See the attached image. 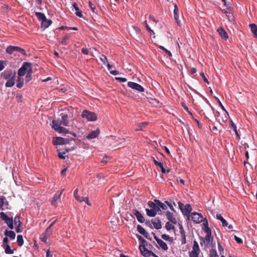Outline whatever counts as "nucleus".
<instances>
[{
    "mask_svg": "<svg viewBox=\"0 0 257 257\" xmlns=\"http://www.w3.org/2000/svg\"><path fill=\"white\" fill-rule=\"evenodd\" d=\"M60 119L53 120L52 121V127L57 132L62 134H68L70 133L68 130L61 126L62 125L65 126H69V119L68 116L67 114L61 113Z\"/></svg>",
    "mask_w": 257,
    "mask_h": 257,
    "instance_id": "1",
    "label": "nucleus"
},
{
    "mask_svg": "<svg viewBox=\"0 0 257 257\" xmlns=\"http://www.w3.org/2000/svg\"><path fill=\"white\" fill-rule=\"evenodd\" d=\"M0 217L1 219L4 220L5 221V223H6L8 227L11 229H14V220L13 219V217H9L5 212H1L0 213Z\"/></svg>",
    "mask_w": 257,
    "mask_h": 257,
    "instance_id": "2",
    "label": "nucleus"
},
{
    "mask_svg": "<svg viewBox=\"0 0 257 257\" xmlns=\"http://www.w3.org/2000/svg\"><path fill=\"white\" fill-rule=\"evenodd\" d=\"M30 68H32L31 63L28 62H24L22 67L18 70V74L19 76H24L29 72Z\"/></svg>",
    "mask_w": 257,
    "mask_h": 257,
    "instance_id": "3",
    "label": "nucleus"
},
{
    "mask_svg": "<svg viewBox=\"0 0 257 257\" xmlns=\"http://www.w3.org/2000/svg\"><path fill=\"white\" fill-rule=\"evenodd\" d=\"M178 206L183 214L189 217L190 214L192 211L191 205L189 204L184 205L181 202H179Z\"/></svg>",
    "mask_w": 257,
    "mask_h": 257,
    "instance_id": "4",
    "label": "nucleus"
},
{
    "mask_svg": "<svg viewBox=\"0 0 257 257\" xmlns=\"http://www.w3.org/2000/svg\"><path fill=\"white\" fill-rule=\"evenodd\" d=\"M81 116L85 118L88 121H95L97 119L96 114L93 112L87 110H84L82 111Z\"/></svg>",
    "mask_w": 257,
    "mask_h": 257,
    "instance_id": "5",
    "label": "nucleus"
},
{
    "mask_svg": "<svg viewBox=\"0 0 257 257\" xmlns=\"http://www.w3.org/2000/svg\"><path fill=\"white\" fill-rule=\"evenodd\" d=\"M200 252L199 245L196 241H194L192 250L189 252L190 257H198Z\"/></svg>",
    "mask_w": 257,
    "mask_h": 257,
    "instance_id": "6",
    "label": "nucleus"
},
{
    "mask_svg": "<svg viewBox=\"0 0 257 257\" xmlns=\"http://www.w3.org/2000/svg\"><path fill=\"white\" fill-rule=\"evenodd\" d=\"M16 72H13L12 70L6 69L2 73V77L5 79H9L16 77Z\"/></svg>",
    "mask_w": 257,
    "mask_h": 257,
    "instance_id": "7",
    "label": "nucleus"
},
{
    "mask_svg": "<svg viewBox=\"0 0 257 257\" xmlns=\"http://www.w3.org/2000/svg\"><path fill=\"white\" fill-rule=\"evenodd\" d=\"M127 85L131 88L140 92H142L145 90L143 86L135 82L130 81L127 83Z\"/></svg>",
    "mask_w": 257,
    "mask_h": 257,
    "instance_id": "8",
    "label": "nucleus"
},
{
    "mask_svg": "<svg viewBox=\"0 0 257 257\" xmlns=\"http://www.w3.org/2000/svg\"><path fill=\"white\" fill-rule=\"evenodd\" d=\"M64 190V189H62L60 192H58L57 193L55 194V195L53 197L52 201H51V203H52V205L56 207L57 205L58 202H61L60 196L62 195Z\"/></svg>",
    "mask_w": 257,
    "mask_h": 257,
    "instance_id": "9",
    "label": "nucleus"
},
{
    "mask_svg": "<svg viewBox=\"0 0 257 257\" xmlns=\"http://www.w3.org/2000/svg\"><path fill=\"white\" fill-rule=\"evenodd\" d=\"M9 202L4 196L0 197V209L2 210H6L10 209Z\"/></svg>",
    "mask_w": 257,
    "mask_h": 257,
    "instance_id": "10",
    "label": "nucleus"
},
{
    "mask_svg": "<svg viewBox=\"0 0 257 257\" xmlns=\"http://www.w3.org/2000/svg\"><path fill=\"white\" fill-rule=\"evenodd\" d=\"M69 140L67 139L61 137H57L53 140V144L55 146L62 145L68 143Z\"/></svg>",
    "mask_w": 257,
    "mask_h": 257,
    "instance_id": "11",
    "label": "nucleus"
},
{
    "mask_svg": "<svg viewBox=\"0 0 257 257\" xmlns=\"http://www.w3.org/2000/svg\"><path fill=\"white\" fill-rule=\"evenodd\" d=\"M191 217L192 220L197 223L201 222L203 219L202 214L197 212H193L191 214Z\"/></svg>",
    "mask_w": 257,
    "mask_h": 257,
    "instance_id": "12",
    "label": "nucleus"
},
{
    "mask_svg": "<svg viewBox=\"0 0 257 257\" xmlns=\"http://www.w3.org/2000/svg\"><path fill=\"white\" fill-rule=\"evenodd\" d=\"M14 223H15L16 225V230L17 233H20L22 232V228H21L22 223L21 222L20 220V217L18 215H17L14 218Z\"/></svg>",
    "mask_w": 257,
    "mask_h": 257,
    "instance_id": "13",
    "label": "nucleus"
},
{
    "mask_svg": "<svg viewBox=\"0 0 257 257\" xmlns=\"http://www.w3.org/2000/svg\"><path fill=\"white\" fill-rule=\"evenodd\" d=\"M148 204L150 208L154 210L156 213L158 212L159 214L161 213L162 211L159 208L158 205L155 201H149Z\"/></svg>",
    "mask_w": 257,
    "mask_h": 257,
    "instance_id": "14",
    "label": "nucleus"
},
{
    "mask_svg": "<svg viewBox=\"0 0 257 257\" xmlns=\"http://www.w3.org/2000/svg\"><path fill=\"white\" fill-rule=\"evenodd\" d=\"M133 213L134 214V215L136 216L139 222L141 223H143L145 221V218L138 210L136 209H134L133 210Z\"/></svg>",
    "mask_w": 257,
    "mask_h": 257,
    "instance_id": "15",
    "label": "nucleus"
},
{
    "mask_svg": "<svg viewBox=\"0 0 257 257\" xmlns=\"http://www.w3.org/2000/svg\"><path fill=\"white\" fill-rule=\"evenodd\" d=\"M139 248L143 256L148 257L151 255V252H152V251L146 248V246L140 245Z\"/></svg>",
    "mask_w": 257,
    "mask_h": 257,
    "instance_id": "16",
    "label": "nucleus"
},
{
    "mask_svg": "<svg viewBox=\"0 0 257 257\" xmlns=\"http://www.w3.org/2000/svg\"><path fill=\"white\" fill-rule=\"evenodd\" d=\"M155 239L157 242L159 246L164 250H167L168 248V246L166 242L163 241L162 239L158 238L157 236H155Z\"/></svg>",
    "mask_w": 257,
    "mask_h": 257,
    "instance_id": "17",
    "label": "nucleus"
},
{
    "mask_svg": "<svg viewBox=\"0 0 257 257\" xmlns=\"http://www.w3.org/2000/svg\"><path fill=\"white\" fill-rule=\"evenodd\" d=\"M152 222L153 224L154 228H155L156 229H159L161 228V222L159 218H155V219H153L152 220Z\"/></svg>",
    "mask_w": 257,
    "mask_h": 257,
    "instance_id": "18",
    "label": "nucleus"
},
{
    "mask_svg": "<svg viewBox=\"0 0 257 257\" xmlns=\"http://www.w3.org/2000/svg\"><path fill=\"white\" fill-rule=\"evenodd\" d=\"M99 134H100L99 130L97 129L96 130L93 131L92 132H91L90 134H89L86 136V138L89 140L94 139V138H96L97 137H98V135H99Z\"/></svg>",
    "mask_w": 257,
    "mask_h": 257,
    "instance_id": "19",
    "label": "nucleus"
},
{
    "mask_svg": "<svg viewBox=\"0 0 257 257\" xmlns=\"http://www.w3.org/2000/svg\"><path fill=\"white\" fill-rule=\"evenodd\" d=\"M152 158L153 162H154V164H155V165L157 166L160 168L162 173L165 174L166 172V171L165 169L164 168L163 164L161 162H158L157 160H156V159L154 157H152ZM169 171H170V170L169 169L167 171V172H169Z\"/></svg>",
    "mask_w": 257,
    "mask_h": 257,
    "instance_id": "20",
    "label": "nucleus"
},
{
    "mask_svg": "<svg viewBox=\"0 0 257 257\" xmlns=\"http://www.w3.org/2000/svg\"><path fill=\"white\" fill-rule=\"evenodd\" d=\"M217 32L222 39L224 40L228 39V35L226 32L222 28L219 27L217 29Z\"/></svg>",
    "mask_w": 257,
    "mask_h": 257,
    "instance_id": "21",
    "label": "nucleus"
},
{
    "mask_svg": "<svg viewBox=\"0 0 257 257\" xmlns=\"http://www.w3.org/2000/svg\"><path fill=\"white\" fill-rule=\"evenodd\" d=\"M72 7L76 11V12L75 13V15L79 18H82L83 15L82 14L81 11H80L79 8L78 7L77 4L76 3H73L72 4Z\"/></svg>",
    "mask_w": 257,
    "mask_h": 257,
    "instance_id": "22",
    "label": "nucleus"
},
{
    "mask_svg": "<svg viewBox=\"0 0 257 257\" xmlns=\"http://www.w3.org/2000/svg\"><path fill=\"white\" fill-rule=\"evenodd\" d=\"M205 232L207 233L205 236V240L207 243H209L213 238L211 237V231L209 228H207V229H205Z\"/></svg>",
    "mask_w": 257,
    "mask_h": 257,
    "instance_id": "23",
    "label": "nucleus"
},
{
    "mask_svg": "<svg viewBox=\"0 0 257 257\" xmlns=\"http://www.w3.org/2000/svg\"><path fill=\"white\" fill-rule=\"evenodd\" d=\"M166 216L167 219L172 223L176 224L177 223L176 218L173 216V215L171 212L168 211L166 213Z\"/></svg>",
    "mask_w": 257,
    "mask_h": 257,
    "instance_id": "24",
    "label": "nucleus"
},
{
    "mask_svg": "<svg viewBox=\"0 0 257 257\" xmlns=\"http://www.w3.org/2000/svg\"><path fill=\"white\" fill-rule=\"evenodd\" d=\"M5 235L7 237H9L11 239H14L16 237V233L14 231L6 230L5 232Z\"/></svg>",
    "mask_w": 257,
    "mask_h": 257,
    "instance_id": "25",
    "label": "nucleus"
},
{
    "mask_svg": "<svg viewBox=\"0 0 257 257\" xmlns=\"http://www.w3.org/2000/svg\"><path fill=\"white\" fill-rule=\"evenodd\" d=\"M178 8L176 5H175L174 10V18L177 22L178 25H180V21H179V15L178 14Z\"/></svg>",
    "mask_w": 257,
    "mask_h": 257,
    "instance_id": "26",
    "label": "nucleus"
},
{
    "mask_svg": "<svg viewBox=\"0 0 257 257\" xmlns=\"http://www.w3.org/2000/svg\"><path fill=\"white\" fill-rule=\"evenodd\" d=\"M52 24V21L50 20H48L47 18L41 22V27L44 29L47 28Z\"/></svg>",
    "mask_w": 257,
    "mask_h": 257,
    "instance_id": "27",
    "label": "nucleus"
},
{
    "mask_svg": "<svg viewBox=\"0 0 257 257\" xmlns=\"http://www.w3.org/2000/svg\"><path fill=\"white\" fill-rule=\"evenodd\" d=\"M216 218L221 222L222 225L223 226H227L228 225L227 221L220 214L218 213L216 214Z\"/></svg>",
    "mask_w": 257,
    "mask_h": 257,
    "instance_id": "28",
    "label": "nucleus"
},
{
    "mask_svg": "<svg viewBox=\"0 0 257 257\" xmlns=\"http://www.w3.org/2000/svg\"><path fill=\"white\" fill-rule=\"evenodd\" d=\"M154 201L156 202L157 204L158 205L159 209L162 208L163 210H166L167 209V206L165 204L161 202L160 200L155 199Z\"/></svg>",
    "mask_w": 257,
    "mask_h": 257,
    "instance_id": "29",
    "label": "nucleus"
},
{
    "mask_svg": "<svg viewBox=\"0 0 257 257\" xmlns=\"http://www.w3.org/2000/svg\"><path fill=\"white\" fill-rule=\"evenodd\" d=\"M15 77H12L9 79L6 83V86L8 87H11L15 84Z\"/></svg>",
    "mask_w": 257,
    "mask_h": 257,
    "instance_id": "30",
    "label": "nucleus"
},
{
    "mask_svg": "<svg viewBox=\"0 0 257 257\" xmlns=\"http://www.w3.org/2000/svg\"><path fill=\"white\" fill-rule=\"evenodd\" d=\"M35 15L36 16L38 19L41 21V22L44 21V20L46 18L45 15L43 13L40 12H36Z\"/></svg>",
    "mask_w": 257,
    "mask_h": 257,
    "instance_id": "31",
    "label": "nucleus"
},
{
    "mask_svg": "<svg viewBox=\"0 0 257 257\" xmlns=\"http://www.w3.org/2000/svg\"><path fill=\"white\" fill-rule=\"evenodd\" d=\"M251 32L255 37H257V26L255 24H251L249 25Z\"/></svg>",
    "mask_w": 257,
    "mask_h": 257,
    "instance_id": "32",
    "label": "nucleus"
},
{
    "mask_svg": "<svg viewBox=\"0 0 257 257\" xmlns=\"http://www.w3.org/2000/svg\"><path fill=\"white\" fill-rule=\"evenodd\" d=\"M3 247L5 249V251L6 253H7V254H13L14 253V250L11 249L9 244L4 245Z\"/></svg>",
    "mask_w": 257,
    "mask_h": 257,
    "instance_id": "33",
    "label": "nucleus"
},
{
    "mask_svg": "<svg viewBox=\"0 0 257 257\" xmlns=\"http://www.w3.org/2000/svg\"><path fill=\"white\" fill-rule=\"evenodd\" d=\"M23 77V76H19L17 79V86L19 88H22L24 84V78Z\"/></svg>",
    "mask_w": 257,
    "mask_h": 257,
    "instance_id": "34",
    "label": "nucleus"
},
{
    "mask_svg": "<svg viewBox=\"0 0 257 257\" xmlns=\"http://www.w3.org/2000/svg\"><path fill=\"white\" fill-rule=\"evenodd\" d=\"M146 211L147 215H148L149 216H150V217H155L156 216V215L157 214V213L155 211H154V210H153L152 208H151V209L146 208Z\"/></svg>",
    "mask_w": 257,
    "mask_h": 257,
    "instance_id": "35",
    "label": "nucleus"
},
{
    "mask_svg": "<svg viewBox=\"0 0 257 257\" xmlns=\"http://www.w3.org/2000/svg\"><path fill=\"white\" fill-rule=\"evenodd\" d=\"M148 125V122H143L142 123H139L138 125V128H136V131H142L144 127H145Z\"/></svg>",
    "mask_w": 257,
    "mask_h": 257,
    "instance_id": "36",
    "label": "nucleus"
},
{
    "mask_svg": "<svg viewBox=\"0 0 257 257\" xmlns=\"http://www.w3.org/2000/svg\"><path fill=\"white\" fill-rule=\"evenodd\" d=\"M136 236L138 240L141 242L142 244L141 245L146 246L147 245V242L142 236L138 234H137Z\"/></svg>",
    "mask_w": 257,
    "mask_h": 257,
    "instance_id": "37",
    "label": "nucleus"
},
{
    "mask_svg": "<svg viewBox=\"0 0 257 257\" xmlns=\"http://www.w3.org/2000/svg\"><path fill=\"white\" fill-rule=\"evenodd\" d=\"M17 242L19 246H22L23 245L24 240L23 238V236L22 235H18L17 236Z\"/></svg>",
    "mask_w": 257,
    "mask_h": 257,
    "instance_id": "38",
    "label": "nucleus"
},
{
    "mask_svg": "<svg viewBox=\"0 0 257 257\" xmlns=\"http://www.w3.org/2000/svg\"><path fill=\"white\" fill-rule=\"evenodd\" d=\"M68 151H69V149H67L66 150V152H61L60 151V150H57L58 157L61 159H65V155L66 154V152H68Z\"/></svg>",
    "mask_w": 257,
    "mask_h": 257,
    "instance_id": "39",
    "label": "nucleus"
},
{
    "mask_svg": "<svg viewBox=\"0 0 257 257\" xmlns=\"http://www.w3.org/2000/svg\"><path fill=\"white\" fill-rule=\"evenodd\" d=\"M161 237L165 240L169 241L170 242H172L173 241V238L172 237H170L169 235L164 234L161 235Z\"/></svg>",
    "mask_w": 257,
    "mask_h": 257,
    "instance_id": "40",
    "label": "nucleus"
},
{
    "mask_svg": "<svg viewBox=\"0 0 257 257\" xmlns=\"http://www.w3.org/2000/svg\"><path fill=\"white\" fill-rule=\"evenodd\" d=\"M137 228L138 232L143 235L146 232L145 229L140 225H138Z\"/></svg>",
    "mask_w": 257,
    "mask_h": 257,
    "instance_id": "41",
    "label": "nucleus"
},
{
    "mask_svg": "<svg viewBox=\"0 0 257 257\" xmlns=\"http://www.w3.org/2000/svg\"><path fill=\"white\" fill-rule=\"evenodd\" d=\"M14 49V46H9L6 49V52L9 54H12L15 51Z\"/></svg>",
    "mask_w": 257,
    "mask_h": 257,
    "instance_id": "42",
    "label": "nucleus"
},
{
    "mask_svg": "<svg viewBox=\"0 0 257 257\" xmlns=\"http://www.w3.org/2000/svg\"><path fill=\"white\" fill-rule=\"evenodd\" d=\"M69 39V36L67 35H65L61 41L60 42L61 44L63 45H66L67 44V41Z\"/></svg>",
    "mask_w": 257,
    "mask_h": 257,
    "instance_id": "43",
    "label": "nucleus"
},
{
    "mask_svg": "<svg viewBox=\"0 0 257 257\" xmlns=\"http://www.w3.org/2000/svg\"><path fill=\"white\" fill-rule=\"evenodd\" d=\"M32 73H33L32 68H30L29 72L26 74V81L28 82L31 79V75Z\"/></svg>",
    "mask_w": 257,
    "mask_h": 257,
    "instance_id": "44",
    "label": "nucleus"
},
{
    "mask_svg": "<svg viewBox=\"0 0 257 257\" xmlns=\"http://www.w3.org/2000/svg\"><path fill=\"white\" fill-rule=\"evenodd\" d=\"M14 50H15V51L19 52L20 53H21V54H22L24 55H26L25 50L24 49L21 48V47H19L18 46H15Z\"/></svg>",
    "mask_w": 257,
    "mask_h": 257,
    "instance_id": "45",
    "label": "nucleus"
},
{
    "mask_svg": "<svg viewBox=\"0 0 257 257\" xmlns=\"http://www.w3.org/2000/svg\"><path fill=\"white\" fill-rule=\"evenodd\" d=\"M52 232H53V231H52V228H51L50 227L48 226L46 228V229L45 231L44 232V233L45 234H46V235L49 236L51 235H52Z\"/></svg>",
    "mask_w": 257,
    "mask_h": 257,
    "instance_id": "46",
    "label": "nucleus"
},
{
    "mask_svg": "<svg viewBox=\"0 0 257 257\" xmlns=\"http://www.w3.org/2000/svg\"><path fill=\"white\" fill-rule=\"evenodd\" d=\"M144 25L145 26L146 28V29L147 30V31L151 34H154L155 33L154 32V31L151 29V28L149 27V26L148 25V23H147V21L146 20L145 22H144Z\"/></svg>",
    "mask_w": 257,
    "mask_h": 257,
    "instance_id": "47",
    "label": "nucleus"
},
{
    "mask_svg": "<svg viewBox=\"0 0 257 257\" xmlns=\"http://www.w3.org/2000/svg\"><path fill=\"white\" fill-rule=\"evenodd\" d=\"M210 257H219L216 249H212L210 250Z\"/></svg>",
    "mask_w": 257,
    "mask_h": 257,
    "instance_id": "48",
    "label": "nucleus"
},
{
    "mask_svg": "<svg viewBox=\"0 0 257 257\" xmlns=\"http://www.w3.org/2000/svg\"><path fill=\"white\" fill-rule=\"evenodd\" d=\"M165 228L167 230H170L171 229H174V226L169 222H167L166 223Z\"/></svg>",
    "mask_w": 257,
    "mask_h": 257,
    "instance_id": "49",
    "label": "nucleus"
},
{
    "mask_svg": "<svg viewBox=\"0 0 257 257\" xmlns=\"http://www.w3.org/2000/svg\"><path fill=\"white\" fill-rule=\"evenodd\" d=\"M159 48L160 49L164 51L165 52H166L170 57L172 56V53H171V52L166 49L165 47H164L162 46H160Z\"/></svg>",
    "mask_w": 257,
    "mask_h": 257,
    "instance_id": "50",
    "label": "nucleus"
},
{
    "mask_svg": "<svg viewBox=\"0 0 257 257\" xmlns=\"http://www.w3.org/2000/svg\"><path fill=\"white\" fill-rule=\"evenodd\" d=\"M214 98L216 100L217 103H218V104L220 106V107L222 108V109L226 112L224 107L222 105V103L221 102V101H220L219 98L218 97H216V96H215Z\"/></svg>",
    "mask_w": 257,
    "mask_h": 257,
    "instance_id": "51",
    "label": "nucleus"
},
{
    "mask_svg": "<svg viewBox=\"0 0 257 257\" xmlns=\"http://www.w3.org/2000/svg\"><path fill=\"white\" fill-rule=\"evenodd\" d=\"M48 237V236L46 235L43 233L41 236V240L44 242H46Z\"/></svg>",
    "mask_w": 257,
    "mask_h": 257,
    "instance_id": "52",
    "label": "nucleus"
},
{
    "mask_svg": "<svg viewBox=\"0 0 257 257\" xmlns=\"http://www.w3.org/2000/svg\"><path fill=\"white\" fill-rule=\"evenodd\" d=\"M100 60L104 64L107 62V59L104 55H101L100 57Z\"/></svg>",
    "mask_w": 257,
    "mask_h": 257,
    "instance_id": "53",
    "label": "nucleus"
},
{
    "mask_svg": "<svg viewBox=\"0 0 257 257\" xmlns=\"http://www.w3.org/2000/svg\"><path fill=\"white\" fill-rule=\"evenodd\" d=\"M179 228L180 230V232L181 235L185 234V232L184 230L183 227L181 224H179Z\"/></svg>",
    "mask_w": 257,
    "mask_h": 257,
    "instance_id": "54",
    "label": "nucleus"
},
{
    "mask_svg": "<svg viewBox=\"0 0 257 257\" xmlns=\"http://www.w3.org/2000/svg\"><path fill=\"white\" fill-rule=\"evenodd\" d=\"M181 242L182 244H185L186 243L185 234L181 235Z\"/></svg>",
    "mask_w": 257,
    "mask_h": 257,
    "instance_id": "55",
    "label": "nucleus"
},
{
    "mask_svg": "<svg viewBox=\"0 0 257 257\" xmlns=\"http://www.w3.org/2000/svg\"><path fill=\"white\" fill-rule=\"evenodd\" d=\"M230 123L229 124L230 127L233 128V131H236V125H235L234 122L231 120H230Z\"/></svg>",
    "mask_w": 257,
    "mask_h": 257,
    "instance_id": "56",
    "label": "nucleus"
},
{
    "mask_svg": "<svg viewBox=\"0 0 257 257\" xmlns=\"http://www.w3.org/2000/svg\"><path fill=\"white\" fill-rule=\"evenodd\" d=\"M182 107L184 108V109L186 110L188 113L191 115H192V113L188 110V107L184 103H181Z\"/></svg>",
    "mask_w": 257,
    "mask_h": 257,
    "instance_id": "57",
    "label": "nucleus"
},
{
    "mask_svg": "<svg viewBox=\"0 0 257 257\" xmlns=\"http://www.w3.org/2000/svg\"><path fill=\"white\" fill-rule=\"evenodd\" d=\"M81 52L83 54L87 55L88 54L89 50L87 48H83L81 49Z\"/></svg>",
    "mask_w": 257,
    "mask_h": 257,
    "instance_id": "58",
    "label": "nucleus"
},
{
    "mask_svg": "<svg viewBox=\"0 0 257 257\" xmlns=\"http://www.w3.org/2000/svg\"><path fill=\"white\" fill-rule=\"evenodd\" d=\"M89 6L92 11L95 13V7L93 6V5L91 2H89Z\"/></svg>",
    "mask_w": 257,
    "mask_h": 257,
    "instance_id": "59",
    "label": "nucleus"
},
{
    "mask_svg": "<svg viewBox=\"0 0 257 257\" xmlns=\"http://www.w3.org/2000/svg\"><path fill=\"white\" fill-rule=\"evenodd\" d=\"M84 202H85L87 205H88L89 206L92 205L91 203L89 202V199L87 197H84Z\"/></svg>",
    "mask_w": 257,
    "mask_h": 257,
    "instance_id": "60",
    "label": "nucleus"
},
{
    "mask_svg": "<svg viewBox=\"0 0 257 257\" xmlns=\"http://www.w3.org/2000/svg\"><path fill=\"white\" fill-rule=\"evenodd\" d=\"M84 197H80V196H77V197H76L75 199L77 201L81 202L82 201H84Z\"/></svg>",
    "mask_w": 257,
    "mask_h": 257,
    "instance_id": "61",
    "label": "nucleus"
},
{
    "mask_svg": "<svg viewBox=\"0 0 257 257\" xmlns=\"http://www.w3.org/2000/svg\"><path fill=\"white\" fill-rule=\"evenodd\" d=\"M234 239L235 241L238 243H241L242 242V239L236 235L234 236Z\"/></svg>",
    "mask_w": 257,
    "mask_h": 257,
    "instance_id": "62",
    "label": "nucleus"
},
{
    "mask_svg": "<svg viewBox=\"0 0 257 257\" xmlns=\"http://www.w3.org/2000/svg\"><path fill=\"white\" fill-rule=\"evenodd\" d=\"M115 79L118 80L121 82H126L127 81V79L125 78L122 77H116Z\"/></svg>",
    "mask_w": 257,
    "mask_h": 257,
    "instance_id": "63",
    "label": "nucleus"
},
{
    "mask_svg": "<svg viewBox=\"0 0 257 257\" xmlns=\"http://www.w3.org/2000/svg\"><path fill=\"white\" fill-rule=\"evenodd\" d=\"M53 253L49 250H48L46 252V257H52Z\"/></svg>",
    "mask_w": 257,
    "mask_h": 257,
    "instance_id": "64",
    "label": "nucleus"
}]
</instances>
